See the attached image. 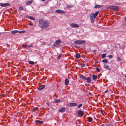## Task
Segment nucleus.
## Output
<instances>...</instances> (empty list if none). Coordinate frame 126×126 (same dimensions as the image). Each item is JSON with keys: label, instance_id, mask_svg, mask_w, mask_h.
<instances>
[{"label": "nucleus", "instance_id": "nucleus-6", "mask_svg": "<svg viewBox=\"0 0 126 126\" xmlns=\"http://www.w3.org/2000/svg\"><path fill=\"white\" fill-rule=\"evenodd\" d=\"M0 5L1 6L4 7L9 6L10 5V4L8 3H1L0 4Z\"/></svg>", "mask_w": 126, "mask_h": 126}, {"label": "nucleus", "instance_id": "nucleus-26", "mask_svg": "<svg viewBox=\"0 0 126 126\" xmlns=\"http://www.w3.org/2000/svg\"><path fill=\"white\" fill-rule=\"evenodd\" d=\"M101 5H95L94 8H98L100 7Z\"/></svg>", "mask_w": 126, "mask_h": 126}, {"label": "nucleus", "instance_id": "nucleus-33", "mask_svg": "<svg viewBox=\"0 0 126 126\" xmlns=\"http://www.w3.org/2000/svg\"><path fill=\"white\" fill-rule=\"evenodd\" d=\"M82 106V104H80V105H79L78 106V108H79L81 107Z\"/></svg>", "mask_w": 126, "mask_h": 126}, {"label": "nucleus", "instance_id": "nucleus-36", "mask_svg": "<svg viewBox=\"0 0 126 126\" xmlns=\"http://www.w3.org/2000/svg\"><path fill=\"white\" fill-rule=\"evenodd\" d=\"M94 18H90L91 22L92 23L94 22Z\"/></svg>", "mask_w": 126, "mask_h": 126}, {"label": "nucleus", "instance_id": "nucleus-8", "mask_svg": "<svg viewBox=\"0 0 126 126\" xmlns=\"http://www.w3.org/2000/svg\"><path fill=\"white\" fill-rule=\"evenodd\" d=\"M70 25L71 27H73L75 28H77L79 26V25L78 24L73 23L70 24Z\"/></svg>", "mask_w": 126, "mask_h": 126}, {"label": "nucleus", "instance_id": "nucleus-49", "mask_svg": "<svg viewBox=\"0 0 126 126\" xmlns=\"http://www.w3.org/2000/svg\"><path fill=\"white\" fill-rule=\"evenodd\" d=\"M125 77L126 78V75H125Z\"/></svg>", "mask_w": 126, "mask_h": 126}, {"label": "nucleus", "instance_id": "nucleus-10", "mask_svg": "<svg viewBox=\"0 0 126 126\" xmlns=\"http://www.w3.org/2000/svg\"><path fill=\"white\" fill-rule=\"evenodd\" d=\"M104 68L108 70H110L111 69L110 67L108 65L105 64L104 65Z\"/></svg>", "mask_w": 126, "mask_h": 126}, {"label": "nucleus", "instance_id": "nucleus-40", "mask_svg": "<svg viewBox=\"0 0 126 126\" xmlns=\"http://www.w3.org/2000/svg\"><path fill=\"white\" fill-rule=\"evenodd\" d=\"M38 108V107H36L34 108V109L33 110V111H34L36 110Z\"/></svg>", "mask_w": 126, "mask_h": 126}, {"label": "nucleus", "instance_id": "nucleus-2", "mask_svg": "<svg viewBox=\"0 0 126 126\" xmlns=\"http://www.w3.org/2000/svg\"><path fill=\"white\" fill-rule=\"evenodd\" d=\"M85 42V41L84 40H78L75 41L74 43L76 44L80 45L84 44Z\"/></svg>", "mask_w": 126, "mask_h": 126}, {"label": "nucleus", "instance_id": "nucleus-19", "mask_svg": "<svg viewBox=\"0 0 126 126\" xmlns=\"http://www.w3.org/2000/svg\"><path fill=\"white\" fill-rule=\"evenodd\" d=\"M35 122L40 124H43V121L39 120H36L35 121Z\"/></svg>", "mask_w": 126, "mask_h": 126}, {"label": "nucleus", "instance_id": "nucleus-11", "mask_svg": "<svg viewBox=\"0 0 126 126\" xmlns=\"http://www.w3.org/2000/svg\"><path fill=\"white\" fill-rule=\"evenodd\" d=\"M45 85H44L39 86L38 87V89L39 90H41L45 88Z\"/></svg>", "mask_w": 126, "mask_h": 126}, {"label": "nucleus", "instance_id": "nucleus-20", "mask_svg": "<svg viewBox=\"0 0 126 126\" xmlns=\"http://www.w3.org/2000/svg\"><path fill=\"white\" fill-rule=\"evenodd\" d=\"M92 77L93 80H94L96 79L97 78V76L96 75L93 74V75Z\"/></svg>", "mask_w": 126, "mask_h": 126}, {"label": "nucleus", "instance_id": "nucleus-15", "mask_svg": "<svg viewBox=\"0 0 126 126\" xmlns=\"http://www.w3.org/2000/svg\"><path fill=\"white\" fill-rule=\"evenodd\" d=\"M95 16L94 14L93 13H91L90 15V18H94L95 19L96 17H94Z\"/></svg>", "mask_w": 126, "mask_h": 126}, {"label": "nucleus", "instance_id": "nucleus-9", "mask_svg": "<svg viewBox=\"0 0 126 126\" xmlns=\"http://www.w3.org/2000/svg\"><path fill=\"white\" fill-rule=\"evenodd\" d=\"M77 105V104L75 103H69L68 104V106L70 107L75 106Z\"/></svg>", "mask_w": 126, "mask_h": 126}, {"label": "nucleus", "instance_id": "nucleus-30", "mask_svg": "<svg viewBox=\"0 0 126 126\" xmlns=\"http://www.w3.org/2000/svg\"><path fill=\"white\" fill-rule=\"evenodd\" d=\"M106 55V54H102V58H103L105 57Z\"/></svg>", "mask_w": 126, "mask_h": 126}, {"label": "nucleus", "instance_id": "nucleus-32", "mask_svg": "<svg viewBox=\"0 0 126 126\" xmlns=\"http://www.w3.org/2000/svg\"><path fill=\"white\" fill-rule=\"evenodd\" d=\"M95 69L98 72H99L100 71V70L99 69V68L98 67H96L95 68Z\"/></svg>", "mask_w": 126, "mask_h": 126}, {"label": "nucleus", "instance_id": "nucleus-43", "mask_svg": "<svg viewBox=\"0 0 126 126\" xmlns=\"http://www.w3.org/2000/svg\"><path fill=\"white\" fill-rule=\"evenodd\" d=\"M108 91V90H106V91H105V93H107Z\"/></svg>", "mask_w": 126, "mask_h": 126}, {"label": "nucleus", "instance_id": "nucleus-41", "mask_svg": "<svg viewBox=\"0 0 126 126\" xmlns=\"http://www.w3.org/2000/svg\"><path fill=\"white\" fill-rule=\"evenodd\" d=\"M29 24L30 25V26H33V24L32 23H29Z\"/></svg>", "mask_w": 126, "mask_h": 126}, {"label": "nucleus", "instance_id": "nucleus-4", "mask_svg": "<svg viewBox=\"0 0 126 126\" xmlns=\"http://www.w3.org/2000/svg\"><path fill=\"white\" fill-rule=\"evenodd\" d=\"M107 9H112L114 11H117L118 10V7L116 6H109L107 7Z\"/></svg>", "mask_w": 126, "mask_h": 126}, {"label": "nucleus", "instance_id": "nucleus-52", "mask_svg": "<svg viewBox=\"0 0 126 126\" xmlns=\"http://www.w3.org/2000/svg\"><path fill=\"white\" fill-rule=\"evenodd\" d=\"M24 32H25V31H24Z\"/></svg>", "mask_w": 126, "mask_h": 126}, {"label": "nucleus", "instance_id": "nucleus-47", "mask_svg": "<svg viewBox=\"0 0 126 126\" xmlns=\"http://www.w3.org/2000/svg\"><path fill=\"white\" fill-rule=\"evenodd\" d=\"M125 20L126 21V16L125 18Z\"/></svg>", "mask_w": 126, "mask_h": 126}, {"label": "nucleus", "instance_id": "nucleus-45", "mask_svg": "<svg viewBox=\"0 0 126 126\" xmlns=\"http://www.w3.org/2000/svg\"><path fill=\"white\" fill-rule=\"evenodd\" d=\"M101 112L102 114H103V113L102 112V110H101Z\"/></svg>", "mask_w": 126, "mask_h": 126}, {"label": "nucleus", "instance_id": "nucleus-5", "mask_svg": "<svg viewBox=\"0 0 126 126\" xmlns=\"http://www.w3.org/2000/svg\"><path fill=\"white\" fill-rule=\"evenodd\" d=\"M55 12L56 13H61L63 14H65V12L64 11L60 9H58L55 10Z\"/></svg>", "mask_w": 126, "mask_h": 126}, {"label": "nucleus", "instance_id": "nucleus-7", "mask_svg": "<svg viewBox=\"0 0 126 126\" xmlns=\"http://www.w3.org/2000/svg\"><path fill=\"white\" fill-rule=\"evenodd\" d=\"M66 110L65 107H63L59 110V112H64Z\"/></svg>", "mask_w": 126, "mask_h": 126}, {"label": "nucleus", "instance_id": "nucleus-13", "mask_svg": "<svg viewBox=\"0 0 126 126\" xmlns=\"http://www.w3.org/2000/svg\"><path fill=\"white\" fill-rule=\"evenodd\" d=\"M69 82V80L67 79H66L65 80V84L66 85H68Z\"/></svg>", "mask_w": 126, "mask_h": 126}, {"label": "nucleus", "instance_id": "nucleus-22", "mask_svg": "<svg viewBox=\"0 0 126 126\" xmlns=\"http://www.w3.org/2000/svg\"><path fill=\"white\" fill-rule=\"evenodd\" d=\"M80 57V55L79 53H78L76 55V57L78 59Z\"/></svg>", "mask_w": 126, "mask_h": 126}, {"label": "nucleus", "instance_id": "nucleus-29", "mask_svg": "<svg viewBox=\"0 0 126 126\" xmlns=\"http://www.w3.org/2000/svg\"><path fill=\"white\" fill-rule=\"evenodd\" d=\"M102 62L104 63H107L108 62V60L107 59H104L102 60Z\"/></svg>", "mask_w": 126, "mask_h": 126}, {"label": "nucleus", "instance_id": "nucleus-31", "mask_svg": "<svg viewBox=\"0 0 126 126\" xmlns=\"http://www.w3.org/2000/svg\"><path fill=\"white\" fill-rule=\"evenodd\" d=\"M61 57V54H60V55H58V57H57V59L58 60H59L60 59V58Z\"/></svg>", "mask_w": 126, "mask_h": 126}, {"label": "nucleus", "instance_id": "nucleus-12", "mask_svg": "<svg viewBox=\"0 0 126 126\" xmlns=\"http://www.w3.org/2000/svg\"><path fill=\"white\" fill-rule=\"evenodd\" d=\"M78 113L79 114V115L82 116L84 114V112L82 111H78Z\"/></svg>", "mask_w": 126, "mask_h": 126}, {"label": "nucleus", "instance_id": "nucleus-14", "mask_svg": "<svg viewBox=\"0 0 126 126\" xmlns=\"http://www.w3.org/2000/svg\"><path fill=\"white\" fill-rule=\"evenodd\" d=\"M18 31L16 30H13L11 32V33L12 34H15L18 33Z\"/></svg>", "mask_w": 126, "mask_h": 126}, {"label": "nucleus", "instance_id": "nucleus-50", "mask_svg": "<svg viewBox=\"0 0 126 126\" xmlns=\"http://www.w3.org/2000/svg\"><path fill=\"white\" fill-rule=\"evenodd\" d=\"M24 80L25 79V77H24Z\"/></svg>", "mask_w": 126, "mask_h": 126}, {"label": "nucleus", "instance_id": "nucleus-34", "mask_svg": "<svg viewBox=\"0 0 126 126\" xmlns=\"http://www.w3.org/2000/svg\"><path fill=\"white\" fill-rule=\"evenodd\" d=\"M24 33V31L23 30L22 31H18V33Z\"/></svg>", "mask_w": 126, "mask_h": 126}, {"label": "nucleus", "instance_id": "nucleus-18", "mask_svg": "<svg viewBox=\"0 0 126 126\" xmlns=\"http://www.w3.org/2000/svg\"><path fill=\"white\" fill-rule=\"evenodd\" d=\"M79 77L80 78L84 80H87V78H86L84 77L82 75L79 76Z\"/></svg>", "mask_w": 126, "mask_h": 126}, {"label": "nucleus", "instance_id": "nucleus-3", "mask_svg": "<svg viewBox=\"0 0 126 126\" xmlns=\"http://www.w3.org/2000/svg\"><path fill=\"white\" fill-rule=\"evenodd\" d=\"M61 42V40L60 39L57 40L55 43L53 44V46L55 47H57L60 45Z\"/></svg>", "mask_w": 126, "mask_h": 126}, {"label": "nucleus", "instance_id": "nucleus-1", "mask_svg": "<svg viewBox=\"0 0 126 126\" xmlns=\"http://www.w3.org/2000/svg\"><path fill=\"white\" fill-rule=\"evenodd\" d=\"M49 23L48 20L43 21L42 20H39V26L42 28H47L48 27Z\"/></svg>", "mask_w": 126, "mask_h": 126}, {"label": "nucleus", "instance_id": "nucleus-25", "mask_svg": "<svg viewBox=\"0 0 126 126\" xmlns=\"http://www.w3.org/2000/svg\"><path fill=\"white\" fill-rule=\"evenodd\" d=\"M28 62L30 64L33 65L34 64V62L33 61H29Z\"/></svg>", "mask_w": 126, "mask_h": 126}, {"label": "nucleus", "instance_id": "nucleus-37", "mask_svg": "<svg viewBox=\"0 0 126 126\" xmlns=\"http://www.w3.org/2000/svg\"><path fill=\"white\" fill-rule=\"evenodd\" d=\"M108 57L112 59V56L111 55H109L108 56Z\"/></svg>", "mask_w": 126, "mask_h": 126}, {"label": "nucleus", "instance_id": "nucleus-17", "mask_svg": "<svg viewBox=\"0 0 126 126\" xmlns=\"http://www.w3.org/2000/svg\"><path fill=\"white\" fill-rule=\"evenodd\" d=\"M26 18H29L30 19L32 20H34L35 19V18L34 17L32 16H28L26 17Z\"/></svg>", "mask_w": 126, "mask_h": 126}, {"label": "nucleus", "instance_id": "nucleus-21", "mask_svg": "<svg viewBox=\"0 0 126 126\" xmlns=\"http://www.w3.org/2000/svg\"><path fill=\"white\" fill-rule=\"evenodd\" d=\"M87 82L88 83H89L91 82V79L90 77H88L87 79Z\"/></svg>", "mask_w": 126, "mask_h": 126}, {"label": "nucleus", "instance_id": "nucleus-28", "mask_svg": "<svg viewBox=\"0 0 126 126\" xmlns=\"http://www.w3.org/2000/svg\"><path fill=\"white\" fill-rule=\"evenodd\" d=\"M92 118L91 117H90L89 118L88 121L90 122H91L92 121Z\"/></svg>", "mask_w": 126, "mask_h": 126}, {"label": "nucleus", "instance_id": "nucleus-27", "mask_svg": "<svg viewBox=\"0 0 126 126\" xmlns=\"http://www.w3.org/2000/svg\"><path fill=\"white\" fill-rule=\"evenodd\" d=\"M98 13H99V12H98V11H97L94 14V16H94L95 17H96L98 15Z\"/></svg>", "mask_w": 126, "mask_h": 126}, {"label": "nucleus", "instance_id": "nucleus-35", "mask_svg": "<svg viewBox=\"0 0 126 126\" xmlns=\"http://www.w3.org/2000/svg\"><path fill=\"white\" fill-rule=\"evenodd\" d=\"M85 65L84 63H83L81 64V66L82 67H84L85 66Z\"/></svg>", "mask_w": 126, "mask_h": 126}, {"label": "nucleus", "instance_id": "nucleus-51", "mask_svg": "<svg viewBox=\"0 0 126 126\" xmlns=\"http://www.w3.org/2000/svg\"><path fill=\"white\" fill-rule=\"evenodd\" d=\"M24 47H25V45H24Z\"/></svg>", "mask_w": 126, "mask_h": 126}, {"label": "nucleus", "instance_id": "nucleus-46", "mask_svg": "<svg viewBox=\"0 0 126 126\" xmlns=\"http://www.w3.org/2000/svg\"><path fill=\"white\" fill-rule=\"evenodd\" d=\"M104 125H105L104 124H103L101 125V126H104Z\"/></svg>", "mask_w": 126, "mask_h": 126}, {"label": "nucleus", "instance_id": "nucleus-23", "mask_svg": "<svg viewBox=\"0 0 126 126\" xmlns=\"http://www.w3.org/2000/svg\"><path fill=\"white\" fill-rule=\"evenodd\" d=\"M60 100V99H55L54 100V102L55 103H59Z\"/></svg>", "mask_w": 126, "mask_h": 126}, {"label": "nucleus", "instance_id": "nucleus-42", "mask_svg": "<svg viewBox=\"0 0 126 126\" xmlns=\"http://www.w3.org/2000/svg\"><path fill=\"white\" fill-rule=\"evenodd\" d=\"M28 46L29 47H33V46L32 45H28Z\"/></svg>", "mask_w": 126, "mask_h": 126}, {"label": "nucleus", "instance_id": "nucleus-16", "mask_svg": "<svg viewBox=\"0 0 126 126\" xmlns=\"http://www.w3.org/2000/svg\"><path fill=\"white\" fill-rule=\"evenodd\" d=\"M33 1L32 0H30L29 1L27 2L26 3V5H29L32 3Z\"/></svg>", "mask_w": 126, "mask_h": 126}, {"label": "nucleus", "instance_id": "nucleus-38", "mask_svg": "<svg viewBox=\"0 0 126 126\" xmlns=\"http://www.w3.org/2000/svg\"><path fill=\"white\" fill-rule=\"evenodd\" d=\"M117 60L118 61H120L122 60V59H121L120 58L118 57L117 58Z\"/></svg>", "mask_w": 126, "mask_h": 126}, {"label": "nucleus", "instance_id": "nucleus-24", "mask_svg": "<svg viewBox=\"0 0 126 126\" xmlns=\"http://www.w3.org/2000/svg\"><path fill=\"white\" fill-rule=\"evenodd\" d=\"M73 6L71 5H67L66 8H68L69 9H70Z\"/></svg>", "mask_w": 126, "mask_h": 126}, {"label": "nucleus", "instance_id": "nucleus-39", "mask_svg": "<svg viewBox=\"0 0 126 126\" xmlns=\"http://www.w3.org/2000/svg\"><path fill=\"white\" fill-rule=\"evenodd\" d=\"M19 10H23V7H20L19 8Z\"/></svg>", "mask_w": 126, "mask_h": 126}, {"label": "nucleus", "instance_id": "nucleus-44", "mask_svg": "<svg viewBox=\"0 0 126 126\" xmlns=\"http://www.w3.org/2000/svg\"><path fill=\"white\" fill-rule=\"evenodd\" d=\"M106 125L107 126H110V125L109 124H106L105 125Z\"/></svg>", "mask_w": 126, "mask_h": 126}, {"label": "nucleus", "instance_id": "nucleus-48", "mask_svg": "<svg viewBox=\"0 0 126 126\" xmlns=\"http://www.w3.org/2000/svg\"><path fill=\"white\" fill-rule=\"evenodd\" d=\"M41 0L42 1H44L46 0Z\"/></svg>", "mask_w": 126, "mask_h": 126}]
</instances>
